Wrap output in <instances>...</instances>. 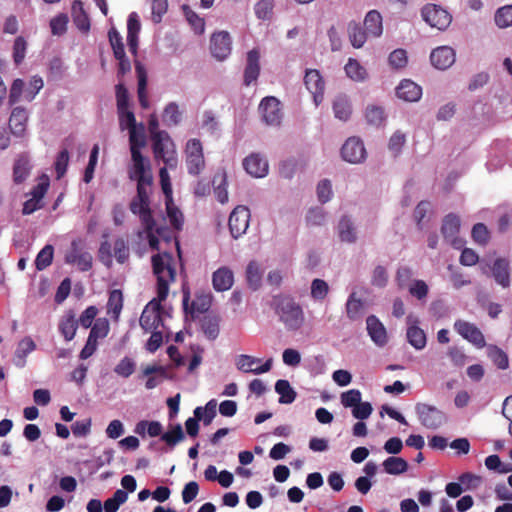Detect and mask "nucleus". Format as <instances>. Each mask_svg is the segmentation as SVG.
<instances>
[{"instance_id": "774afa93", "label": "nucleus", "mask_w": 512, "mask_h": 512, "mask_svg": "<svg viewBox=\"0 0 512 512\" xmlns=\"http://www.w3.org/2000/svg\"><path fill=\"white\" fill-rule=\"evenodd\" d=\"M68 16L59 14L50 21V28L53 35H62L67 30Z\"/></svg>"}, {"instance_id": "09e8293b", "label": "nucleus", "mask_w": 512, "mask_h": 512, "mask_svg": "<svg viewBox=\"0 0 512 512\" xmlns=\"http://www.w3.org/2000/svg\"><path fill=\"white\" fill-rule=\"evenodd\" d=\"M107 308L109 313H112L115 318H118L123 308V294L121 290L114 289L110 292Z\"/></svg>"}, {"instance_id": "5fc2aeb1", "label": "nucleus", "mask_w": 512, "mask_h": 512, "mask_svg": "<svg viewBox=\"0 0 512 512\" xmlns=\"http://www.w3.org/2000/svg\"><path fill=\"white\" fill-rule=\"evenodd\" d=\"M137 181L136 187V197L144 199L146 201H150V194L152 191L153 184V176H148L147 178H139L135 179Z\"/></svg>"}, {"instance_id": "37998d69", "label": "nucleus", "mask_w": 512, "mask_h": 512, "mask_svg": "<svg viewBox=\"0 0 512 512\" xmlns=\"http://www.w3.org/2000/svg\"><path fill=\"white\" fill-rule=\"evenodd\" d=\"M346 75L354 81H363L367 76L366 69L354 58H349L345 67Z\"/></svg>"}, {"instance_id": "6ab92c4d", "label": "nucleus", "mask_w": 512, "mask_h": 512, "mask_svg": "<svg viewBox=\"0 0 512 512\" xmlns=\"http://www.w3.org/2000/svg\"><path fill=\"white\" fill-rule=\"evenodd\" d=\"M243 166L248 174L256 178H262L268 174V162L260 154L253 153L247 156Z\"/></svg>"}, {"instance_id": "2f4dec72", "label": "nucleus", "mask_w": 512, "mask_h": 512, "mask_svg": "<svg viewBox=\"0 0 512 512\" xmlns=\"http://www.w3.org/2000/svg\"><path fill=\"white\" fill-rule=\"evenodd\" d=\"M72 18L76 27L83 32H87L90 29V20L84 10L83 2L75 0L72 3Z\"/></svg>"}, {"instance_id": "5701e85b", "label": "nucleus", "mask_w": 512, "mask_h": 512, "mask_svg": "<svg viewBox=\"0 0 512 512\" xmlns=\"http://www.w3.org/2000/svg\"><path fill=\"white\" fill-rule=\"evenodd\" d=\"M366 325L372 341L378 346H384L388 338L386 329L381 321L375 315H370L366 319Z\"/></svg>"}, {"instance_id": "e433bc0d", "label": "nucleus", "mask_w": 512, "mask_h": 512, "mask_svg": "<svg viewBox=\"0 0 512 512\" xmlns=\"http://www.w3.org/2000/svg\"><path fill=\"white\" fill-rule=\"evenodd\" d=\"M382 466L384 471L390 475H399L408 470V462L401 457L395 456H390L385 459Z\"/></svg>"}, {"instance_id": "ea45409f", "label": "nucleus", "mask_w": 512, "mask_h": 512, "mask_svg": "<svg viewBox=\"0 0 512 512\" xmlns=\"http://www.w3.org/2000/svg\"><path fill=\"white\" fill-rule=\"evenodd\" d=\"M275 391L280 395L279 402L281 404H290L296 399V392L288 380H278L275 384Z\"/></svg>"}, {"instance_id": "f8f14e48", "label": "nucleus", "mask_w": 512, "mask_h": 512, "mask_svg": "<svg viewBox=\"0 0 512 512\" xmlns=\"http://www.w3.org/2000/svg\"><path fill=\"white\" fill-rule=\"evenodd\" d=\"M454 329L459 335L476 347L482 348L485 346L484 335L475 324L464 320H457L454 323Z\"/></svg>"}, {"instance_id": "423d86ee", "label": "nucleus", "mask_w": 512, "mask_h": 512, "mask_svg": "<svg viewBox=\"0 0 512 512\" xmlns=\"http://www.w3.org/2000/svg\"><path fill=\"white\" fill-rule=\"evenodd\" d=\"M423 20L433 28L445 30L451 23V15L436 4H427L421 10Z\"/></svg>"}, {"instance_id": "bf43d9fd", "label": "nucleus", "mask_w": 512, "mask_h": 512, "mask_svg": "<svg viewBox=\"0 0 512 512\" xmlns=\"http://www.w3.org/2000/svg\"><path fill=\"white\" fill-rule=\"evenodd\" d=\"M274 0H259L254 7L257 18L268 20L272 17Z\"/></svg>"}, {"instance_id": "69168bd1", "label": "nucleus", "mask_w": 512, "mask_h": 512, "mask_svg": "<svg viewBox=\"0 0 512 512\" xmlns=\"http://www.w3.org/2000/svg\"><path fill=\"white\" fill-rule=\"evenodd\" d=\"M161 439L169 446L176 445L184 439L182 426L180 424H176L171 430L162 434Z\"/></svg>"}, {"instance_id": "4468645a", "label": "nucleus", "mask_w": 512, "mask_h": 512, "mask_svg": "<svg viewBox=\"0 0 512 512\" xmlns=\"http://www.w3.org/2000/svg\"><path fill=\"white\" fill-rule=\"evenodd\" d=\"M130 151L133 162V169L129 174L130 179H145L148 176H152L148 160L142 155L141 151L137 149V145L134 144V142H130Z\"/></svg>"}, {"instance_id": "ddd939ff", "label": "nucleus", "mask_w": 512, "mask_h": 512, "mask_svg": "<svg viewBox=\"0 0 512 512\" xmlns=\"http://www.w3.org/2000/svg\"><path fill=\"white\" fill-rule=\"evenodd\" d=\"M304 84L307 90L313 95L315 104L319 105L323 100L325 89V82L320 72L317 69L306 70Z\"/></svg>"}, {"instance_id": "9b49d317", "label": "nucleus", "mask_w": 512, "mask_h": 512, "mask_svg": "<svg viewBox=\"0 0 512 512\" xmlns=\"http://www.w3.org/2000/svg\"><path fill=\"white\" fill-rule=\"evenodd\" d=\"M342 158L349 163L356 164L366 158V150L363 142L357 137H350L341 149Z\"/></svg>"}, {"instance_id": "412c9836", "label": "nucleus", "mask_w": 512, "mask_h": 512, "mask_svg": "<svg viewBox=\"0 0 512 512\" xmlns=\"http://www.w3.org/2000/svg\"><path fill=\"white\" fill-rule=\"evenodd\" d=\"M460 218L454 214H447L442 222L441 233L444 238L450 242L453 246L457 247L458 239L457 234L460 230Z\"/></svg>"}, {"instance_id": "f704fd0d", "label": "nucleus", "mask_w": 512, "mask_h": 512, "mask_svg": "<svg viewBox=\"0 0 512 512\" xmlns=\"http://www.w3.org/2000/svg\"><path fill=\"white\" fill-rule=\"evenodd\" d=\"M347 30L351 45L356 49L361 48L365 44L368 36L365 29L363 30L359 23L351 21L348 24Z\"/></svg>"}, {"instance_id": "72a5a7b5", "label": "nucleus", "mask_w": 512, "mask_h": 512, "mask_svg": "<svg viewBox=\"0 0 512 512\" xmlns=\"http://www.w3.org/2000/svg\"><path fill=\"white\" fill-rule=\"evenodd\" d=\"M36 349L35 342L30 337L23 338L17 346L14 356V363L18 367H24L26 357L29 353Z\"/></svg>"}, {"instance_id": "a211bd4d", "label": "nucleus", "mask_w": 512, "mask_h": 512, "mask_svg": "<svg viewBox=\"0 0 512 512\" xmlns=\"http://www.w3.org/2000/svg\"><path fill=\"white\" fill-rule=\"evenodd\" d=\"M260 52L258 49H252L247 53V61L244 69L243 82L245 86H250L255 82L260 74Z\"/></svg>"}, {"instance_id": "20e7f679", "label": "nucleus", "mask_w": 512, "mask_h": 512, "mask_svg": "<svg viewBox=\"0 0 512 512\" xmlns=\"http://www.w3.org/2000/svg\"><path fill=\"white\" fill-rule=\"evenodd\" d=\"M415 412L421 425L428 429H438L446 422L445 413L434 405L417 403Z\"/></svg>"}, {"instance_id": "2eb2a0df", "label": "nucleus", "mask_w": 512, "mask_h": 512, "mask_svg": "<svg viewBox=\"0 0 512 512\" xmlns=\"http://www.w3.org/2000/svg\"><path fill=\"white\" fill-rule=\"evenodd\" d=\"M260 362V359L246 354L237 356L235 360L237 369L244 373L263 374L270 371L273 363L272 358L266 360L261 366L253 368L254 364Z\"/></svg>"}, {"instance_id": "4d7b16f0", "label": "nucleus", "mask_w": 512, "mask_h": 512, "mask_svg": "<svg viewBox=\"0 0 512 512\" xmlns=\"http://www.w3.org/2000/svg\"><path fill=\"white\" fill-rule=\"evenodd\" d=\"M366 120L369 124L380 126L385 120V114L382 107L371 105L368 106L365 113Z\"/></svg>"}, {"instance_id": "de8ad7c7", "label": "nucleus", "mask_w": 512, "mask_h": 512, "mask_svg": "<svg viewBox=\"0 0 512 512\" xmlns=\"http://www.w3.org/2000/svg\"><path fill=\"white\" fill-rule=\"evenodd\" d=\"M488 357L499 369L505 370L509 367L508 355L499 347L491 345L488 348Z\"/></svg>"}, {"instance_id": "6e6d98bb", "label": "nucleus", "mask_w": 512, "mask_h": 512, "mask_svg": "<svg viewBox=\"0 0 512 512\" xmlns=\"http://www.w3.org/2000/svg\"><path fill=\"white\" fill-rule=\"evenodd\" d=\"M108 38L113 50L114 57H123V54H125V49L122 42V37L114 27L108 31Z\"/></svg>"}, {"instance_id": "393cba45", "label": "nucleus", "mask_w": 512, "mask_h": 512, "mask_svg": "<svg viewBox=\"0 0 512 512\" xmlns=\"http://www.w3.org/2000/svg\"><path fill=\"white\" fill-rule=\"evenodd\" d=\"M27 120L28 114L24 108H14L9 119V127L12 134L18 137L23 136L26 131Z\"/></svg>"}, {"instance_id": "052dcab7", "label": "nucleus", "mask_w": 512, "mask_h": 512, "mask_svg": "<svg viewBox=\"0 0 512 512\" xmlns=\"http://www.w3.org/2000/svg\"><path fill=\"white\" fill-rule=\"evenodd\" d=\"M202 419V407H196L194 417H190L185 422L186 432L190 437H196L199 432V421Z\"/></svg>"}, {"instance_id": "338daca9", "label": "nucleus", "mask_w": 512, "mask_h": 512, "mask_svg": "<svg viewBox=\"0 0 512 512\" xmlns=\"http://www.w3.org/2000/svg\"><path fill=\"white\" fill-rule=\"evenodd\" d=\"M114 371L117 375L128 378L135 371V362L129 357H124L116 365Z\"/></svg>"}, {"instance_id": "b1692460", "label": "nucleus", "mask_w": 512, "mask_h": 512, "mask_svg": "<svg viewBox=\"0 0 512 512\" xmlns=\"http://www.w3.org/2000/svg\"><path fill=\"white\" fill-rule=\"evenodd\" d=\"M234 283V273L233 271L226 267L222 266L213 272L212 275V285L213 288L218 292H224L233 286Z\"/></svg>"}, {"instance_id": "c85d7f7f", "label": "nucleus", "mask_w": 512, "mask_h": 512, "mask_svg": "<svg viewBox=\"0 0 512 512\" xmlns=\"http://www.w3.org/2000/svg\"><path fill=\"white\" fill-rule=\"evenodd\" d=\"M135 71L138 78V99L140 106L143 109H147L149 107V101L147 98V71L143 64L139 61L135 63Z\"/></svg>"}, {"instance_id": "79ce46f5", "label": "nucleus", "mask_w": 512, "mask_h": 512, "mask_svg": "<svg viewBox=\"0 0 512 512\" xmlns=\"http://www.w3.org/2000/svg\"><path fill=\"white\" fill-rule=\"evenodd\" d=\"M220 319L217 316L207 315L201 321V329L209 340H215L219 335Z\"/></svg>"}, {"instance_id": "f3484780", "label": "nucleus", "mask_w": 512, "mask_h": 512, "mask_svg": "<svg viewBox=\"0 0 512 512\" xmlns=\"http://www.w3.org/2000/svg\"><path fill=\"white\" fill-rule=\"evenodd\" d=\"M48 187L49 183L47 181L38 183L33 187L31 191L32 197L25 201L23 204V215H30L43 207L42 200L47 193Z\"/></svg>"}, {"instance_id": "680f3d73", "label": "nucleus", "mask_w": 512, "mask_h": 512, "mask_svg": "<svg viewBox=\"0 0 512 512\" xmlns=\"http://www.w3.org/2000/svg\"><path fill=\"white\" fill-rule=\"evenodd\" d=\"M27 42L23 36H18L13 44V60L16 65H20L26 55Z\"/></svg>"}, {"instance_id": "13d9d810", "label": "nucleus", "mask_w": 512, "mask_h": 512, "mask_svg": "<svg viewBox=\"0 0 512 512\" xmlns=\"http://www.w3.org/2000/svg\"><path fill=\"white\" fill-rule=\"evenodd\" d=\"M329 292V286L326 281L322 279H314L311 283V297L314 300H324Z\"/></svg>"}, {"instance_id": "0eeeda50", "label": "nucleus", "mask_w": 512, "mask_h": 512, "mask_svg": "<svg viewBox=\"0 0 512 512\" xmlns=\"http://www.w3.org/2000/svg\"><path fill=\"white\" fill-rule=\"evenodd\" d=\"M81 244L80 239L71 242L70 249L65 255V262L74 264L80 271L85 272L92 268L93 258L89 252L82 250Z\"/></svg>"}, {"instance_id": "dca6fc26", "label": "nucleus", "mask_w": 512, "mask_h": 512, "mask_svg": "<svg viewBox=\"0 0 512 512\" xmlns=\"http://www.w3.org/2000/svg\"><path fill=\"white\" fill-rule=\"evenodd\" d=\"M456 54L453 48L449 46H440L432 50L430 54L431 64L439 69L446 70L455 62Z\"/></svg>"}, {"instance_id": "6e6552de", "label": "nucleus", "mask_w": 512, "mask_h": 512, "mask_svg": "<svg viewBox=\"0 0 512 512\" xmlns=\"http://www.w3.org/2000/svg\"><path fill=\"white\" fill-rule=\"evenodd\" d=\"M250 220V210L242 205L237 206L229 216L228 226L233 238L237 239L243 235Z\"/></svg>"}, {"instance_id": "7ed1b4c3", "label": "nucleus", "mask_w": 512, "mask_h": 512, "mask_svg": "<svg viewBox=\"0 0 512 512\" xmlns=\"http://www.w3.org/2000/svg\"><path fill=\"white\" fill-rule=\"evenodd\" d=\"M272 306L288 331H297L303 326L305 322L303 309L293 297L289 295L274 296Z\"/></svg>"}, {"instance_id": "cd10ccee", "label": "nucleus", "mask_w": 512, "mask_h": 512, "mask_svg": "<svg viewBox=\"0 0 512 512\" xmlns=\"http://www.w3.org/2000/svg\"><path fill=\"white\" fill-rule=\"evenodd\" d=\"M495 281L506 288L510 284L509 263L505 258H497L490 267Z\"/></svg>"}, {"instance_id": "603ef678", "label": "nucleus", "mask_w": 512, "mask_h": 512, "mask_svg": "<svg viewBox=\"0 0 512 512\" xmlns=\"http://www.w3.org/2000/svg\"><path fill=\"white\" fill-rule=\"evenodd\" d=\"M54 248L52 245H46L38 253L35 259V266L37 270L41 271L47 268L53 260Z\"/></svg>"}, {"instance_id": "0e129e2a", "label": "nucleus", "mask_w": 512, "mask_h": 512, "mask_svg": "<svg viewBox=\"0 0 512 512\" xmlns=\"http://www.w3.org/2000/svg\"><path fill=\"white\" fill-rule=\"evenodd\" d=\"M473 240L479 245H486L490 239V233L483 223H477L473 226L471 232Z\"/></svg>"}, {"instance_id": "864d4df0", "label": "nucleus", "mask_w": 512, "mask_h": 512, "mask_svg": "<svg viewBox=\"0 0 512 512\" xmlns=\"http://www.w3.org/2000/svg\"><path fill=\"white\" fill-rule=\"evenodd\" d=\"M115 96L117 112H121L129 108V93L123 81L118 82L115 86Z\"/></svg>"}, {"instance_id": "7c9ffc66", "label": "nucleus", "mask_w": 512, "mask_h": 512, "mask_svg": "<svg viewBox=\"0 0 512 512\" xmlns=\"http://www.w3.org/2000/svg\"><path fill=\"white\" fill-rule=\"evenodd\" d=\"M264 270L257 261H250L246 268V281L250 289L256 291L262 284Z\"/></svg>"}, {"instance_id": "1a4fd4ad", "label": "nucleus", "mask_w": 512, "mask_h": 512, "mask_svg": "<svg viewBox=\"0 0 512 512\" xmlns=\"http://www.w3.org/2000/svg\"><path fill=\"white\" fill-rule=\"evenodd\" d=\"M232 41L227 31H218L210 38V51L219 61L225 60L231 53Z\"/></svg>"}, {"instance_id": "a19ab883", "label": "nucleus", "mask_w": 512, "mask_h": 512, "mask_svg": "<svg viewBox=\"0 0 512 512\" xmlns=\"http://www.w3.org/2000/svg\"><path fill=\"white\" fill-rule=\"evenodd\" d=\"M118 116L121 130L129 129V142H133L135 139L136 129V119L134 113L129 109H125L121 112H118Z\"/></svg>"}, {"instance_id": "8fccbe9b", "label": "nucleus", "mask_w": 512, "mask_h": 512, "mask_svg": "<svg viewBox=\"0 0 512 512\" xmlns=\"http://www.w3.org/2000/svg\"><path fill=\"white\" fill-rule=\"evenodd\" d=\"M163 122L167 126H175L180 122L181 113L179 111V107L175 102H170L166 105L163 115Z\"/></svg>"}, {"instance_id": "9d476101", "label": "nucleus", "mask_w": 512, "mask_h": 512, "mask_svg": "<svg viewBox=\"0 0 512 512\" xmlns=\"http://www.w3.org/2000/svg\"><path fill=\"white\" fill-rule=\"evenodd\" d=\"M259 111L267 125L276 126L280 124L282 112L277 98L272 96L263 98L259 105Z\"/></svg>"}, {"instance_id": "58836bf2", "label": "nucleus", "mask_w": 512, "mask_h": 512, "mask_svg": "<svg viewBox=\"0 0 512 512\" xmlns=\"http://www.w3.org/2000/svg\"><path fill=\"white\" fill-rule=\"evenodd\" d=\"M78 322L75 319L74 314L69 313L65 315L60 323H59V330L66 341H71L77 330Z\"/></svg>"}, {"instance_id": "c9c22d12", "label": "nucleus", "mask_w": 512, "mask_h": 512, "mask_svg": "<svg viewBox=\"0 0 512 512\" xmlns=\"http://www.w3.org/2000/svg\"><path fill=\"white\" fill-rule=\"evenodd\" d=\"M333 112L337 119L347 121L352 113L349 99L345 95H338L333 101Z\"/></svg>"}, {"instance_id": "3c124183", "label": "nucleus", "mask_w": 512, "mask_h": 512, "mask_svg": "<svg viewBox=\"0 0 512 512\" xmlns=\"http://www.w3.org/2000/svg\"><path fill=\"white\" fill-rule=\"evenodd\" d=\"M494 20L499 28L512 26V5L500 7L495 13Z\"/></svg>"}, {"instance_id": "bb28decb", "label": "nucleus", "mask_w": 512, "mask_h": 512, "mask_svg": "<svg viewBox=\"0 0 512 512\" xmlns=\"http://www.w3.org/2000/svg\"><path fill=\"white\" fill-rule=\"evenodd\" d=\"M143 376L148 377L145 387L149 390L158 386L163 379L170 378L167 369L160 365H148L143 369Z\"/></svg>"}, {"instance_id": "39448f33", "label": "nucleus", "mask_w": 512, "mask_h": 512, "mask_svg": "<svg viewBox=\"0 0 512 512\" xmlns=\"http://www.w3.org/2000/svg\"><path fill=\"white\" fill-rule=\"evenodd\" d=\"M185 154L188 173L194 176L199 175L205 167L203 148L200 140H189L186 144Z\"/></svg>"}, {"instance_id": "e2e57ef3", "label": "nucleus", "mask_w": 512, "mask_h": 512, "mask_svg": "<svg viewBox=\"0 0 512 512\" xmlns=\"http://www.w3.org/2000/svg\"><path fill=\"white\" fill-rule=\"evenodd\" d=\"M184 12L187 21L192 26L194 31L198 34H202L205 30V21L203 18L199 17L193 10H191L188 6H184Z\"/></svg>"}, {"instance_id": "4c0bfd02", "label": "nucleus", "mask_w": 512, "mask_h": 512, "mask_svg": "<svg viewBox=\"0 0 512 512\" xmlns=\"http://www.w3.org/2000/svg\"><path fill=\"white\" fill-rule=\"evenodd\" d=\"M166 213L171 226L180 231L184 225V215L181 210L173 203V200H166Z\"/></svg>"}, {"instance_id": "49530a36", "label": "nucleus", "mask_w": 512, "mask_h": 512, "mask_svg": "<svg viewBox=\"0 0 512 512\" xmlns=\"http://www.w3.org/2000/svg\"><path fill=\"white\" fill-rule=\"evenodd\" d=\"M407 339L417 350H421L426 346V335L418 326H410L407 329Z\"/></svg>"}, {"instance_id": "f257e3e1", "label": "nucleus", "mask_w": 512, "mask_h": 512, "mask_svg": "<svg viewBox=\"0 0 512 512\" xmlns=\"http://www.w3.org/2000/svg\"><path fill=\"white\" fill-rule=\"evenodd\" d=\"M153 274L157 279V297L153 298L144 308L139 323L146 332L157 330L163 324L161 317L162 305L169 294V285L176 280V270L172 266L173 256L170 253L155 254L151 258Z\"/></svg>"}, {"instance_id": "f03ea898", "label": "nucleus", "mask_w": 512, "mask_h": 512, "mask_svg": "<svg viewBox=\"0 0 512 512\" xmlns=\"http://www.w3.org/2000/svg\"><path fill=\"white\" fill-rule=\"evenodd\" d=\"M148 129L152 140V149L156 160H161L171 169L178 165L175 144L166 131L159 130L158 119L152 115L148 121Z\"/></svg>"}, {"instance_id": "a878e982", "label": "nucleus", "mask_w": 512, "mask_h": 512, "mask_svg": "<svg viewBox=\"0 0 512 512\" xmlns=\"http://www.w3.org/2000/svg\"><path fill=\"white\" fill-rule=\"evenodd\" d=\"M30 158L26 153L18 155L13 166V181L15 184L23 183L31 172Z\"/></svg>"}, {"instance_id": "c03bdc74", "label": "nucleus", "mask_w": 512, "mask_h": 512, "mask_svg": "<svg viewBox=\"0 0 512 512\" xmlns=\"http://www.w3.org/2000/svg\"><path fill=\"white\" fill-rule=\"evenodd\" d=\"M338 229H339V237L342 241L348 242V243L355 242V240H356L355 228H354L351 220L347 216H344L340 219Z\"/></svg>"}, {"instance_id": "c756f323", "label": "nucleus", "mask_w": 512, "mask_h": 512, "mask_svg": "<svg viewBox=\"0 0 512 512\" xmlns=\"http://www.w3.org/2000/svg\"><path fill=\"white\" fill-rule=\"evenodd\" d=\"M365 31L372 37H379L383 32L382 16L377 10L369 11L364 19Z\"/></svg>"}, {"instance_id": "473e14b6", "label": "nucleus", "mask_w": 512, "mask_h": 512, "mask_svg": "<svg viewBox=\"0 0 512 512\" xmlns=\"http://www.w3.org/2000/svg\"><path fill=\"white\" fill-rule=\"evenodd\" d=\"M364 308V301L360 298H357L356 293L352 292L349 295L345 305L347 318L351 321L361 319L364 314Z\"/></svg>"}, {"instance_id": "aec40b11", "label": "nucleus", "mask_w": 512, "mask_h": 512, "mask_svg": "<svg viewBox=\"0 0 512 512\" xmlns=\"http://www.w3.org/2000/svg\"><path fill=\"white\" fill-rule=\"evenodd\" d=\"M129 209L134 215L139 216L142 226L151 227L152 221L155 219L150 208V201L134 196L129 203Z\"/></svg>"}, {"instance_id": "4be33fe9", "label": "nucleus", "mask_w": 512, "mask_h": 512, "mask_svg": "<svg viewBox=\"0 0 512 512\" xmlns=\"http://www.w3.org/2000/svg\"><path fill=\"white\" fill-rule=\"evenodd\" d=\"M396 95L399 99L407 102H416L422 96V88L415 82L404 79L396 88Z\"/></svg>"}, {"instance_id": "a18cd8bd", "label": "nucleus", "mask_w": 512, "mask_h": 512, "mask_svg": "<svg viewBox=\"0 0 512 512\" xmlns=\"http://www.w3.org/2000/svg\"><path fill=\"white\" fill-rule=\"evenodd\" d=\"M128 494L122 489L115 491L111 498L105 500L103 509L105 512H117L119 507L127 501Z\"/></svg>"}]
</instances>
